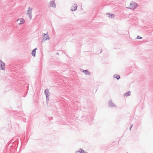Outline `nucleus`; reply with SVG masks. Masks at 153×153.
<instances>
[{"mask_svg": "<svg viewBox=\"0 0 153 153\" xmlns=\"http://www.w3.org/2000/svg\"><path fill=\"white\" fill-rule=\"evenodd\" d=\"M5 63L0 60V70H4L5 69Z\"/></svg>", "mask_w": 153, "mask_h": 153, "instance_id": "3", "label": "nucleus"}, {"mask_svg": "<svg viewBox=\"0 0 153 153\" xmlns=\"http://www.w3.org/2000/svg\"><path fill=\"white\" fill-rule=\"evenodd\" d=\"M108 105L109 107H116V105H114V103L112 102L111 100H110L108 102Z\"/></svg>", "mask_w": 153, "mask_h": 153, "instance_id": "8", "label": "nucleus"}, {"mask_svg": "<svg viewBox=\"0 0 153 153\" xmlns=\"http://www.w3.org/2000/svg\"><path fill=\"white\" fill-rule=\"evenodd\" d=\"M44 93L46 96H49L50 93L49 90L48 89H45L44 91Z\"/></svg>", "mask_w": 153, "mask_h": 153, "instance_id": "12", "label": "nucleus"}, {"mask_svg": "<svg viewBox=\"0 0 153 153\" xmlns=\"http://www.w3.org/2000/svg\"><path fill=\"white\" fill-rule=\"evenodd\" d=\"M106 15H108V17L110 18H113L115 16V15L114 14L108 13H106Z\"/></svg>", "mask_w": 153, "mask_h": 153, "instance_id": "9", "label": "nucleus"}, {"mask_svg": "<svg viewBox=\"0 0 153 153\" xmlns=\"http://www.w3.org/2000/svg\"><path fill=\"white\" fill-rule=\"evenodd\" d=\"M46 96V101L48 102L49 99V96L47 95Z\"/></svg>", "mask_w": 153, "mask_h": 153, "instance_id": "17", "label": "nucleus"}, {"mask_svg": "<svg viewBox=\"0 0 153 153\" xmlns=\"http://www.w3.org/2000/svg\"><path fill=\"white\" fill-rule=\"evenodd\" d=\"M137 39H142V37H140V36H138L137 37V38H136Z\"/></svg>", "mask_w": 153, "mask_h": 153, "instance_id": "18", "label": "nucleus"}, {"mask_svg": "<svg viewBox=\"0 0 153 153\" xmlns=\"http://www.w3.org/2000/svg\"><path fill=\"white\" fill-rule=\"evenodd\" d=\"M20 19V23L19 24V25H20L21 24H24L25 22V20L23 18H22ZM19 20V19H18L17 20V21H18Z\"/></svg>", "mask_w": 153, "mask_h": 153, "instance_id": "10", "label": "nucleus"}, {"mask_svg": "<svg viewBox=\"0 0 153 153\" xmlns=\"http://www.w3.org/2000/svg\"><path fill=\"white\" fill-rule=\"evenodd\" d=\"M77 7V5L76 4H75L72 6L71 10L72 11H74L76 10Z\"/></svg>", "mask_w": 153, "mask_h": 153, "instance_id": "7", "label": "nucleus"}, {"mask_svg": "<svg viewBox=\"0 0 153 153\" xmlns=\"http://www.w3.org/2000/svg\"><path fill=\"white\" fill-rule=\"evenodd\" d=\"M126 153H128V152H127Z\"/></svg>", "mask_w": 153, "mask_h": 153, "instance_id": "25", "label": "nucleus"}, {"mask_svg": "<svg viewBox=\"0 0 153 153\" xmlns=\"http://www.w3.org/2000/svg\"><path fill=\"white\" fill-rule=\"evenodd\" d=\"M50 6L51 7L55 8L56 7V4L54 0H52L50 1Z\"/></svg>", "mask_w": 153, "mask_h": 153, "instance_id": "6", "label": "nucleus"}, {"mask_svg": "<svg viewBox=\"0 0 153 153\" xmlns=\"http://www.w3.org/2000/svg\"><path fill=\"white\" fill-rule=\"evenodd\" d=\"M43 39L45 40H49L50 39L48 35V33L46 34L45 33H43Z\"/></svg>", "mask_w": 153, "mask_h": 153, "instance_id": "5", "label": "nucleus"}, {"mask_svg": "<svg viewBox=\"0 0 153 153\" xmlns=\"http://www.w3.org/2000/svg\"><path fill=\"white\" fill-rule=\"evenodd\" d=\"M32 10V8H31L30 7H28V10L27 11V14L29 16L30 19L32 18L31 13Z\"/></svg>", "mask_w": 153, "mask_h": 153, "instance_id": "4", "label": "nucleus"}, {"mask_svg": "<svg viewBox=\"0 0 153 153\" xmlns=\"http://www.w3.org/2000/svg\"><path fill=\"white\" fill-rule=\"evenodd\" d=\"M102 49H101V51H100V53H101L102 52Z\"/></svg>", "mask_w": 153, "mask_h": 153, "instance_id": "23", "label": "nucleus"}, {"mask_svg": "<svg viewBox=\"0 0 153 153\" xmlns=\"http://www.w3.org/2000/svg\"><path fill=\"white\" fill-rule=\"evenodd\" d=\"M53 119V117H49V120H51Z\"/></svg>", "mask_w": 153, "mask_h": 153, "instance_id": "21", "label": "nucleus"}, {"mask_svg": "<svg viewBox=\"0 0 153 153\" xmlns=\"http://www.w3.org/2000/svg\"><path fill=\"white\" fill-rule=\"evenodd\" d=\"M56 54L58 55L59 54V53H56Z\"/></svg>", "mask_w": 153, "mask_h": 153, "instance_id": "24", "label": "nucleus"}, {"mask_svg": "<svg viewBox=\"0 0 153 153\" xmlns=\"http://www.w3.org/2000/svg\"><path fill=\"white\" fill-rule=\"evenodd\" d=\"M37 49V48H35L34 49H33V50H35V51H36V50Z\"/></svg>", "mask_w": 153, "mask_h": 153, "instance_id": "22", "label": "nucleus"}, {"mask_svg": "<svg viewBox=\"0 0 153 153\" xmlns=\"http://www.w3.org/2000/svg\"><path fill=\"white\" fill-rule=\"evenodd\" d=\"M76 153L77 152H80L81 153H88L86 152H85L84 150L82 149H80L79 151H77L76 152Z\"/></svg>", "mask_w": 153, "mask_h": 153, "instance_id": "15", "label": "nucleus"}, {"mask_svg": "<svg viewBox=\"0 0 153 153\" xmlns=\"http://www.w3.org/2000/svg\"><path fill=\"white\" fill-rule=\"evenodd\" d=\"M114 78H116L117 80H119L120 78V76L117 74H115L114 75Z\"/></svg>", "mask_w": 153, "mask_h": 153, "instance_id": "13", "label": "nucleus"}, {"mask_svg": "<svg viewBox=\"0 0 153 153\" xmlns=\"http://www.w3.org/2000/svg\"><path fill=\"white\" fill-rule=\"evenodd\" d=\"M133 125V124H132V125H131L130 127V130H131V128H132Z\"/></svg>", "mask_w": 153, "mask_h": 153, "instance_id": "20", "label": "nucleus"}, {"mask_svg": "<svg viewBox=\"0 0 153 153\" xmlns=\"http://www.w3.org/2000/svg\"><path fill=\"white\" fill-rule=\"evenodd\" d=\"M130 91H129L126 93H124L123 94V95L125 97L129 96L130 94Z\"/></svg>", "mask_w": 153, "mask_h": 153, "instance_id": "14", "label": "nucleus"}, {"mask_svg": "<svg viewBox=\"0 0 153 153\" xmlns=\"http://www.w3.org/2000/svg\"><path fill=\"white\" fill-rule=\"evenodd\" d=\"M83 72L84 73L85 75H90V72L88 71V70H83Z\"/></svg>", "mask_w": 153, "mask_h": 153, "instance_id": "11", "label": "nucleus"}, {"mask_svg": "<svg viewBox=\"0 0 153 153\" xmlns=\"http://www.w3.org/2000/svg\"><path fill=\"white\" fill-rule=\"evenodd\" d=\"M130 5L129 8L132 10L135 9L138 6L136 2L133 1L130 4Z\"/></svg>", "mask_w": 153, "mask_h": 153, "instance_id": "2", "label": "nucleus"}, {"mask_svg": "<svg viewBox=\"0 0 153 153\" xmlns=\"http://www.w3.org/2000/svg\"><path fill=\"white\" fill-rule=\"evenodd\" d=\"M23 120L24 122H26L27 121V119L26 118H23Z\"/></svg>", "mask_w": 153, "mask_h": 153, "instance_id": "19", "label": "nucleus"}, {"mask_svg": "<svg viewBox=\"0 0 153 153\" xmlns=\"http://www.w3.org/2000/svg\"><path fill=\"white\" fill-rule=\"evenodd\" d=\"M11 145L10 146L11 149L15 150L16 149L18 146V142L16 141H13L12 140L10 141V143L8 145Z\"/></svg>", "mask_w": 153, "mask_h": 153, "instance_id": "1", "label": "nucleus"}, {"mask_svg": "<svg viewBox=\"0 0 153 153\" xmlns=\"http://www.w3.org/2000/svg\"><path fill=\"white\" fill-rule=\"evenodd\" d=\"M36 51H35V50H33L32 51V52H31V55H32L34 56V57H35V56H36Z\"/></svg>", "mask_w": 153, "mask_h": 153, "instance_id": "16", "label": "nucleus"}]
</instances>
